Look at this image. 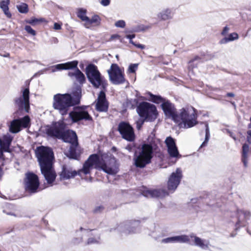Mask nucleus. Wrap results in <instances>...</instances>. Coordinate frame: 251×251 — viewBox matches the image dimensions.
<instances>
[{"instance_id": "2f4dec72", "label": "nucleus", "mask_w": 251, "mask_h": 251, "mask_svg": "<svg viewBox=\"0 0 251 251\" xmlns=\"http://www.w3.org/2000/svg\"><path fill=\"white\" fill-rule=\"evenodd\" d=\"M238 35L236 32H233L228 35L227 37H225L220 41L221 44H225L230 41H232L234 40L238 39Z\"/></svg>"}, {"instance_id": "e2e57ef3", "label": "nucleus", "mask_w": 251, "mask_h": 251, "mask_svg": "<svg viewBox=\"0 0 251 251\" xmlns=\"http://www.w3.org/2000/svg\"><path fill=\"white\" fill-rule=\"evenodd\" d=\"M235 95L233 93H227L226 96L228 97H234Z\"/></svg>"}, {"instance_id": "ea45409f", "label": "nucleus", "mask_w": 251, "mask_h": 251, "mask_svg": "<svg viewBox=\"0 0 251 251\" xmlns=\"http://www.w3.org/2000/svg\"><path fill=\"white\" fill-rule=\"evenodd\" d=\"M19 12L26 14L28 12V6L25 3H22L20 5L17 6Z\"/></svg>"}, {"instance_id": "774afa93", "label": "nucleus", "mask_w": 251, "mask_h": 251, "mask_svg": "<svg viewBox=\"0 0 251 251\" xmlns=\"http://www.w3.org/2000/svg\"><path fill=\"white\" fill-rule=\"evenodd\" d=\"M93 229H87V230H89V231H91L92 230H93Z\"/></svg>"}, {"instance_id": "4c0bfd02", "label": "nucleus", "mask_w": 251, "mask_h": 251, "mask_svg": "<svg viewBox=\"0 0 251 251\" xmlns=\"http://www.w3.org/2000/svg\"><path fill=\"white\" fill-rule=\"evenodd\" d=\"M205 140L204 142L202 143L201 145L200 148H202L204 146H205L206 144H207V142L209 140V137H210V132H209V126L208 124L207 123H205Z\"/></svg>"}, {"instance_id": "6e6d98bb", "label": "nucleus", "mask_w": 251, "mask_h": 251, "mask_svg": "<svg viewBox=\"0 0 251 251\" xmlns=\"http://www.w3.org/2000/svg\"><path fill=\"white\" fill-rule=\"evenodd\" d=\"M229 30V28L227 26L224 27L221 32L222 35L226 36L227 34V32H228Z\"/></svg>"}, {"instance_id": "f8f14e48", "label": "nucleus", "mask_w": 251, "mask_h": 251, "mask_svg": "<svg viewBox=\"0 0 251 251\" xmlns=\"http://www.w3.org/2000/svg\"><path fill=\"white\" fill-rule=\"evenodd\" d=\"M107 73L110 80L114 84H123L126 81L124 72L117 64H112L110 69L107 71Z\"/></svg>"}, {"instance_id": "a18cd8bd", "label": "nucleus", "mask_w": 251, "mask_h": 251, "mask_svg": "<svg viewBox=\"0 0 251 251\" xmlns=\"http://www.w3.org/2000/svg\"><path fill=\"white\" fill-rule=\"evenodd\" d=\"M25 29L28 34L32 36H35L36 35V31L32 29L30 25H25Z\"/></svg>"}, {"instance_id": "de8ad7c7", "label": "nucleus", "mask_w": 251, "mask_h": 251, "mask_svg": "<svg viewBox=\"0 0 251 251\" xmlns=\"http://www.w3.org/2000/svg\"><path fill=\"white\" fill-rule=\"evenodd\" d=\"M145 121H146V120H145V119H144L143 120L140 119L136 121V128L138 130H140L141 129Z\"/></svg>"}, {"instance_id": "603ef678", "label": "nucleus", "mask_w": 251, "mask_h": 251, "mask_svg": "<svg viewBox=\"0 0 251 251\" xmlns=\"http://www.w3.org/2000/svg\"><path fill=\"white\" fill-rule=\"evenodd\" d=\"M104 209V207L102 205L96 207L94 210H93V213H100L102 211V210Z\"/></svg>"}, {"instance_id": "864d4df0", "label": "nucleus", "mask_w": 251, "mask_h": 251, "mask_svg": "<svg viewBox=\"0 0 251 251\" xmlns=\"http://www.w3.org/2000/svg\"><path fill=\"white\" fill-rule=\"evenodd\" d=\"M240 212L244 215L246 219L249 218L251 215V212L249 211L241 210Z\"/></svg>"}, {"instance_id": "bb28decb", "label": "nucleus", "mask_w": 251, "mask_h": 251, "mask_svg": "<svg viewBox=\"0 0 251 251\" xmlns=\"http://www.w3.org/2000/svg\"><path fill=\"white\" fill-rule=\"evenodd\" d=\"M2 211L7 215L17 216L15 214V206L12 204L6 203L3 206Z\"/></svg>"}, {"instance_id": "c9c22d12", "label": "nucleus", "mask_w": 251, "mask_h": 251, "mask_svg": "<svg viewBox=\"0 0 251 251\" xmlns=\"http://www.w3.org/2000/svg\"><path fill=\"white\" fill-rule=\"evenodd\" d=\"M135 37V35L134 34H128L126 35V38L129 39V43L133 45L134 46L136 47L137 48H140L141 49H144L145 48V46L140 44H136L132 40Z\"/></svg>"}, {"instance_id": "a878e982", "label": "nucleus", "mask_w": 251, "mask_h": 251, "mask_svg": "<svg viewBox=\"0 0 251 251\" xmlns=\"http://www.w3.org/2000/svg\"><path fill=\"white\" fill-rule=\"evenodd\" d=\"M10 4V0H2L0 1V7L2 10L7 17L10 18L12 14L9 11L8 5Z\"/></svg>"}, {"instance_id": "69168bd1", "label": "nucleus", "mask_w": 251, "mask_h": 251, "mask_svg": "<svg viewBox=\"0 0 251 251\" xmlns=\"http://www.w3.org/2000/svg\"><path fill=\"white\" fill-rule=\"evenodd\" d=\"M248 128H251V122H250V123L248 124Z\"/></svg>"}, {"instance_id": "473e14b6", "label": "nucleus", "mask_w": 251, "mask_h": 251, "mask_svg": "<svg viewBox=\"0 0 251 251\" xmlns=\"http://www.w3.org/2000/svg\"><path fill=\"white\" fill-rule=\"evenodd\" d=\"M17 120H19L20 126L21 128H25L28 127L30 126V119L28 115L25 116L22 118L18 119Z\"/></svg>"}, {"instance_id": "423d86ee", "label": "nucleus", "mask_w": 251, "mask_h": 251, "mask_svg": "<svg viewBox=\"0 0 251 251\" xmlns=\"http://www.w3.org/2000/svg\"><path fill=\"white\" fill-rule=\"evenodd\" d=\"M136 111L139 116L145 119L147 122L154 121L158 116L155 105L146 101L139 103Z\"/></svg>"}, {"instance_id": "09e8293b", "label": "nucleus", "mask_w": 251, "mask_h": 251, "mask_svg": "<svg viewBox=\"0 0 251 251\" xmlns=\"http://www.w3.org/2000/svg\"><path fill=\"white\" fill-rule=\"evenodd\" d=\"M194 62L192 60H190L189 61L188 66V69L189 70V71H193L194 68H196L197 67V65L195 64Z\"/></svg>"}, {"instance_id": "338daca9", "label": "nucleus", "mask_w": 251, "mask_h": 251, "mask_svg": "<svg viewBox=\"0 0 251 251\" xmlns=\"http://www.w3.org/2000/svg\"><path fill=\"white\" fill-rule=\"evenodd\" d=\"M80 229V231H82V230H84V229L83 227H81L80 228V229Z\"/></svg>"}, {"instance_id": "20e7f679", "label": "nucleus", "mask_w": 251, "mask_h": 251, "mask_svg": "<svg viewBox=\"0 0 251 251\" xmlns=\"http://www.w3.org/2000/svg\"><path fill=\"white\" fill-rule=\"evenodd\" d=\"M75 106L71 94L58 93L53 96V107L62 116L66 115L70 108Z\"/></svg>"}, {"instance_id": "8fccbe9b", "label": "nucleus", "mask_w": 251, "mask_h": 251, "mask_svg": "<svg viewBox=\"0 0 251 251\" xmlns=\"http://www.w3.org/2000/svg\"><path fill=\"white\" fill-rule=\"evenodd\" d=\"M115 26L119 27H124L126 25L125 22L123 20H119L115 23Z\"/></svg>"}, {"instance_id": "5701e85b", "label": "nucleus", "mask_w": 251, "mask_h": 251, "mask_svg": "<svg viewBox=\"0 0 251 251\" xmlns=\"http://www.w3.org/2000/svg\"><path fill=\"white\" fill-rule=\"evenodd\" d=\"M72 99L75 105H78L80 102L81 98V87L80 86H77L72 93Z\"/></svg>"}, {"instance_id": "4be33fe9", "label": "nucleus", "mask_w": 251, "mask_h": 251, "mask_svg": "<svg viewBox=\"0 0 251 251\" xmlns=\"http://www.w3.org/2000/svg\"><path fill=\"white\" fill-rule=\"evenodd\" d=\"M75 69V72H69L68 75L70 77L75 76L80 84H83L86 82L85 75L77 67Z\"/></svg>"}, {"instance_id": "9b49d317", "label": "nucleus", "mask_w": 251, "mask_h": 251, "mask_svg": "<svg viewBox=\"0 0 251 251\" xmlns=\"http://www.w3.org/2000/svg\"><path fill=\"white\" fill-rule=\"evenodd\" d=\"M117 130L124 139L128 142H133L135 140L134 128L128 122H121L118 126Z\"/></svg>"}, {"instance_id": "79ce46f5", "label": "nucleus", "mask_w": 251, "mask_h": 251, "mask_svg": "<svg viewBox=\"0 0 251 251\" xmlns=\"http://www.w3.org/2000/svg\"><path fill=\"white\" fill-rule=\"evenodd\" d=\"M139 192L144 197H151V189H148L146 186H143L139 190Z\"/></svg>"}, {"instance_id": "3c124183", "label": "nucleus", "mask_w": 251, "mask_h": 251, "mask_svg": "<svg viewBox=\"0 0 251 251\" xmlns=\"http://www.w3.org/2000/svg\"><path fill=\"white\" fill-rule=\"evenodd\" d=\"M98 243V241L96 238H93V237L88 238L87 241V245L96 244V243Z\"/></svg>"}, {"instance_id": "c85d7f7f", "label": "nucleus", "mask_w": 251, "mask_h": 251, "mask_svg": "<svg viewBox=\"0 0 251 251\" xmlns=\"http://www.w3.org/2000/svg\"><path fill=\"white\" fill-rule=\"evenodd\" d=\"M190 237L192 239H194L193 241L195 245L199 246L202 249H206L208 248V244L205 243L204 241L201 238L195 235H191Z\"/></svg>"}, {"instance_id": "5fc2aeb1", "label": "nucleus", "mask_w": 251, "mask_h": 251, "mask_svg": "<svg viewBox=\"0 0 251 251\" xmlns=\"http://www.w3.org/2000/svg\"><path fill=\"white\" fill-rule=\"evenodd\" d=\"M120 38V36L118 34H113L111 36L110 38L108 40V41H112L113 40H115L117 39H119Z\"/></svg>"}, {"instance_id": "f704fd0d", "label": "nucleus", "mask_w": 251, "mask_h": 251, "mask_svg": "<svg viewBox=\"0 0 251 251\" xmlns=\"http://www.w3.org/2000/svg\"><path fill=\"white\" fill-rule=\"evenodd\" d=\"M158 18L161 20H167L171 18V11L167 9L159 13Z\"/></svg>"}, {"instance_id": "a19ab883", "label": "nucleus", "mask_w": 251, "mask_h": 251, "mask_svg": "<svg viewBox=\"0 0 251 251\" xmlns=\"http://www.w3.org/2000/svg\"><path fill=\"white\" fill-rule=\"evenodd\" d=\"M68 157L74 159H78V156L77 155L76 149L74 147H71L69 151Z\"/></svg>"}, {"instance_id": "39448f33", "label": "nucleus", "mask_w": 251, "mask_h": 251, "mask_svg": "<svg viewBox=\"0 0 251 251\" xmlns=\"http://www.w3.org/2000/svg\"><path fill=\"white\" fill-rule=\"evenodd\" d=\"M85 73L94 87L98 88L101 86L102 90H106L108 86L107 80L101 75L97 66L93 64H88L86 67Z\"/></svg>"}, {"instance_id": "49530a36", "label": "nucleus", "mask_w": 251, "mask_h": 251, "mask_svg": "<svg viewBox=\"0 0 251 251\" xmlns=\"http://www.w3.org/2000/svg\"><path fill=\"white\" fill-rule=\"evenodd\" d=\"M14 230V226H9L7 228L2 229L3 234H9L13 232Z\"/></svg>"}, {"instance_id": "393cba45", "label": "nucleus", "mask_w": 251, "mask_h": 251, "mask_svg": "<svg viewBox=\"0 0 251 251\" xmlns=\"http://www.w3.org/2000/svg\"><path fill=\"white\" fill-rule=\"evenodd\" d=\"M169 195V193L164 189H151V198H163Z\"/></svg>"}, {"instance_id": "f257e3e1", "label": "nucleus", "mask_w": 251, "mask_h": 251, "mask_svg": "<svg viewBox=\"0 0 251 251\" xmlns=\"http://www.w3.org/2000/svg\"><path fill=\"white\" fill-rule=\"evenodd\" d=\"M36 156L41 173L48 183H52L55 180L56 174L53 166L54 155L52 150L49 147H40L37 149Z\"/></svg>"}, {"instance_id": "e433bc0d", "label": "nucleus", "mask_w": 251, "mask_h": 251, "mask_svg": "<svg viewBox=\"0 0 251 251\" xmlns=\"http://www.w3.org/2000/svg\"><path fill=\"white\" fill-rule=\"evenodd\" d=\"M168 152L172 157H177L179 155L176 146L168 148Z\"/></svg>"}, {"instance_id": "0eeeda50", "label": "nucleus", "mask_w": 251, "mask_h": 251, "mask_svg": "<svg viewBox=\"0 0 251 251\" xmlns=\"http://www.w3.org/2000/svg\"><path fill=\"white\" fill-rule=\"evenodd\" d=\"M180 121L181 122L179 124L180 127L182 126V125H183L184 128H191L198 123L197 115L195 111L190 113L188 109L183 108L180 110L177 123Z\"/></svg>"}, {"instance_id": "1a4fd4ad", "label": "nucleus", "mask_w": 251, "mask_h": 251, "mask_svg": "<svg viewBox=\"0 0 251 251\" xmlns=\"http://www.w3.org/2000/svg\"><path fill=\"white\" fill-rule=\"evenodd\" d=\"M40 181L37 175L33 172H27L24 179V188L26 192L35 193L38 191Z\"/></svg>"}, {"instance_id": "9d476101", "label": "nucleus", "mask_w": 251, "mask_h": 251, "mask_svg": "<svg viewBox=\"0 0 251 251\" xmlns=\"http://www.w3.org/2000/svg\"><path fill=\"white\" fill-rule=\"evenodd\" d=\"M87 10L82 8L77 9V16L82 21L84 22V26L87 28H90L92 26H98L101 24V19L98 15H94L91 18L86 16Z\"/></svg>"}, {"instance_id": "b1692460", "label": "nucleus", "mask_w": 251, "mask_h": 251, "mask_svg": "<svg viewBox=\"0 0 251 251\" xmlns=\"http://www.w3.org/2000/svg\"><path fill=\"white\" fill-rule=\"evenodd\" d=\"M78 63L77 61L74 60L65 63L57 64L55 66V68L59 70L75 69L77 66Z\"/></svg>"}, {"instance_id": "052dcab7", "label": "nucleus", "mask_w": 251, "mask_h": 251, "mask_svg": "<svg viewBox=\"0 0 251 251\" xmlns=\"http://www.w3.org/2000/svg\"><path fill=\"white\" fill-rule=\"evenodd\" d=\"M134 147V146L131 144H128L126 146V149L129 152H131L132 151Z\"/></svg>"}, {"instance_id": "0e129e2a", "label": "nucleus", "mask_w": 251, "mask_h": 251, "mask_svg": "<svg viewBox=\"0 0 251 251\" xmlns=\"http://www.w3.org/2000/svg\"><path fill=\"white\" fill-rule=\"evenodd\" d=\"M4 57H9L10 56V54L9 53H6L3 55Z\"/></svg>"}, {"instance_id": "37998d69", "label": "nucleus", "mask_w": 251, "mask_h": 251, "mask_svg": "<svg viewBox=\"0 0 251 251\" xmlns=\"http://www.w3.org/2000/svg\"><path fill=\"white\" fill-rule=\"evenodd\" d=\"M165 143L167 147V148L176 146L175 140L171 136L166 138Z\"/></svg>"}, {"instance_id": "4468645a", "label": "nucleus", "mask_w": 251, "mask_h": 251, "mask_svg": "<svg viewBox=\"0 0 251 251\" xmlns=\"http://www.w3.org/2000/svg\"><path fill=\"white\" fill-rule=\"evenodd\" d=\"M83 169V167L82 169L76 171L73 170L72 167L64 164L62 166L61 171L59 173V178L61 180H66L74 178L77 175L80 176L82 173L84 174Z\"/></svg>"}, {"instance_id": "aec40b11", "label": "nucleus", "mask_w": 251, "mask_h": 251, "mask_svg": "<svg viewBox=\"0 0 251 251\" xmlns=\"http://www.w3.org/2000/svg\"><path fill=\"white\" fill-rule=\"evenodd\" d=\"M60 139H62L65 142L74 144L77 141V135L73 130L64 131L63 129Z\"/></svg>"}, {"instance_id": "680f3d73", "label": "nucleus", "mask_w": 251, "mask_h": 251, "mask_svg": "<svg viewBox=\"0 0 251 251\" xmlns=\"http://www.w3.org/2000/svg\"><path fill=\"white\" fill-rule=\"evenodd\" d=\"M201 59V57L198 56V55H196L195 56L193 59H192L191 60L193 61H195L196 60H200Z\"/></svg>"}, {"instance_id": "7c9ffc66", "label": "nucleus", "mask_w": 251, "mask_h": 251, "mask_svg": "<svg viewBox=\"0 0 251 251\" xmlns=\"http://www.w3.org/2000/svg\"><path fill=\"white\" fill-rule=\"evenodd\" d=\"M21 128L20 126L19 121L17 119L13 120L10 126V131L13 133H16L21 131Z\"/></svg>"}, {"instance_id": "2eb2a0df", "label": "nucleus", "mask_w": 251, "mask_h": 251, "mask_svg": "<svg viewBox=\"0 0 251 251\" xmlns=\"http://www.w3.org/2000/svg\"><path fill=\"white\" fill-rule=\"evenodd\" d=\"M161 107L167 117L171 118L176 122H178V114H177L176 109L175 105L169 100H165L163 101Z\"/></svg>"}, {"instance_id": "f03ea898", "label": "nucleus", "mask_w": 251, "mask_h": 251, "mask_svg": "<svg viewBox=\"0 0 251 251\" xmlns=\"http://www.w3.org/2000/svg\"><path fill=\"white\" fill-rule=\"evenodd\" d=\"M153 150L150 144L144 143L141 145L139 151L133 157V164L137 168L142 169L151 162Z\"/></svg>"}, {"instance_id": "6ab92c4d", "label": "nucleus", "mask_w": 251, "mask_h": 251, "mask_svg": "<svg viewBox=\"0 0 251 251\" xmlns=\"http://www.w3.org/2000/svg\"><path fill=\"white\" fill-rule=\"evenodd\" d=\"M63 129L64 126L62 124L58 125L55 124L52 126H47L45 128V133L49 137L60 139Z\"/></svg>"}, {"instance_id": "6e6552de", "label": "nucleus", "mask_w": 251, "mask_h": 251, "mask_svg": "<svg viewBox=\"0 0 251 251\" xmlns=\"http://www.w3.org/2000/svg\"><path fill=\"white\" fill-rule=\"evenodd\" d=\"M13 140V137L10 135L3 136L2 139L0 138V178L3 175V167L4 166V162L6 160L4 154V152H11L10 148Z\"/></svg>"}, {"instance_id": "cd10ccee", "label": "nucleus", "mask_w": 251, "mask_h": 251, "mask_svg": "<svg viewBox=\"0 0 251 251\" xmlns=\"http://www.w3.org/2000/svg\"><path fill=\"white\" fill-rule=\"evenodd\" d=\"M147 95L150 98V100L156 104L162 103L166 100L161 96L154 95L150 92L147 93Z\"/></svg>"}, {"instance_id": "58836bf2", "label": "nucleus", "mask_w": 251, "mask_h": 251, "mask_svg": "<svg viewBox=\"0 0 251 251\" xmlns=\"http://www.w3.org/2000/svg\"><path fill=\"white\" fill-rule=\"evenodd\" d=\"M43 19H37L35 17H32L30 19L25 20L26 23L31 25H35L39 23L44 22Z\"/></svg>"}, {"instance_id": "4d7b16f0", "label": "nucleus", "mask_w": 251, "mask_h": 251, "mask_svg": "<svg viewBox=\"0 0 251 251\" xmlns=\"http://www.w3.org/2000/svg\"><path fill=\"white\" fill-rule=\"evenodd\" d=\"M62 24L55 23L54 24L53 28L55 30H59L61 29Z\"/></svg>"}, {"instance_id": "c03bdc74", "label": "nucleus", "mask_w": 251, "mask_h": 251, "mask_svg": "<svg viewBox=\"0 0 251 251\" xmlns=\"http://www.w3.org/2000/svg\"><path fill=\"white\" fill-rule=\"evenodd\" d=\"M138 67V64H131L129 65L128 72L130 73H135Z\"/></svg>"}, {"instance_id": "f3484780", "label": "nucleus", "mask_w": 251, "mask_h": 251, "mask_svg": "<svg viewBox=\"0 0 251 251\" xmlns=\"http://www.w3.org/2000/svg\"><path fill=\"white\" fill-rule=\"evenodd\" d=\"M15 103L19 110H22L24 107L25 111L28 112L29 109V89L26 88L23 91L22 97H19L15 100Z\"/></svg>"}, {"instance_id": "ddd939ff", "label": "nucleus", "mask_w": 251, "mask_h": 251, "mask_svg": "<svg viewBox=\"0 0 251 251\" xmlns=\"http://www.w3.org/2000/svg\"><path fill=\"white\" fill-rule=\"evenodd\" d=\"M69 117L73 123H77L81 120L92 121V117L87 111L83 109L82 107H76L75 110L69 113Z\"/></svg>"}, {"instance_id": "13d9d810", "label": "nucleus", "mask_w": 251, "mask_h": 251, "mask_svg": "<svg viewBox=\"0 0 251 251\" xmlns=\"http://www.w3.org/2000/svg\"><path fill=\"white\" fill-rule=\"evenodd\" d=\"M247 134H248L247 137V141L249 143L251 144V130H249L247 132Z\"/></svg>"}, {"instance_id": "a211bd4d", "label": "nucleus", "mask_w": 251, "mask_h": 251, "mask_svg": "<svg viewBox=\"0 0 251 251\" xmlns=\"http://www.w3.org/2000/svg\"><path fill=\"white\" fill-rule=\"evenodd\" d=\"M105 90H101L98 95L96 103V109L100 112H106L108 110L109 102L106 98Z\"/></svg>"}, {"instance_id": "7ed1b4c3", "label": "nucleus", "mask_w": 251, "mask_h": 251, "mask_svg": "<svg viewBox=\"0 0 251 251\" xmlns=\"http://www.w3.org/2000/svg\"><path fill=\"white\" fill-rule=\"evenodd\" d=\"M94 168L96 169L102 170L108 174H115L114 170L108 166L103 160H100L99 154L94 153L90 155L83 164L84 175L90 174L91 170Z\"/></svg>"}, {"instance_id": "412c9836", "label": "nucleus", "mask_w": 251, "mask_h": 251, "mask_svg": "<svg viewBox=\"0 0 251 251\" xmlns=\"http://www.w3.org/2000/svg\"><path fill=\"white\" fill-rule=\"evenodd\" d=\"M162 242L168 243L171 242H190V238L187 235H181L168 237L162 240Z\"/></svg>"}, {"instance_id": "dca6fc26", "label": "nucleus", "mask_w": 251, "mask_h": 251, "mask_svg": "<svg viewBox=\"0 0 251 251\" xmlns=\"http://www.w3.org/2000/svg\"><path fill=\"white\" fill-rule=\"evenodd\" d=\"M182 177V174L181 169L177 168L176 172L172 173L169 178L167 182L168 190L174 192L180 183Z\"/></svg>"}, {"instance_id": "bf43d9fd", "label": "nucleus", "mask_w": 251, "mask_h": 251, "mask_svg": "<svg viewBox=\"0 0 251 251\" xmlns=\"http://www.w3.org/2000/svg\"><path fill=\"white\" fill-rule=\"evenodd\" d=\"M110 0H101V4L103 6H107L110 4Z\"/></svg>"}, {"instance_id": "72a5a7b5", "label": "nucleus", "mask_w": 251, "mask_h": 251, "mask_svg": "<svg viewBox=\"0 0 251 251\" xmlns=\"http://www.w3.org/2000/svg\"><path fill=\"white\" fill-rule=\"evenodd\" d=\"M139 104V100L137 99H131L126 100L125 105L127 108L133 109L135 107L137 108Z\"/></svg>"}, {"instance_id": "c756f323", "label": "nucleus", "mask_w": 251, "mask_h": 251, "mask_svg": "<svg viewBox=\"0 0 251 251\" xmlns=\"http://www.w3.org/2000/svg\"><path fill=\"white\" fill-rule=\"evenodd\" d=\"M249 151V147L247 144H244L242 147V161L244 166L246 167L248 163V153Z\"/></svg>"}]
</instances>
